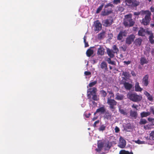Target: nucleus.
<instances>
[{
  "mask_svg": "<svg viewBox=\"0 0 154 154\" xmlns=\"http://www.w3.org/2000/svg\"><path fill=\"white\" fill-rule=\"evenodd\" d=\"M92 99L94 100L97 101L98 100L97 96L96 94L92 95Z\"/></svg>",
  "mask_w": 154,
  "mask_h": 154,
  "instance_id": "44",
  "label": "nucleus"
},
{
  "mask_svg": "<svg viewBox=\"0 0 154 154\" xmlns=\"http://www.w3.org/2000/svg\"><path fill=\"white\" fill-rule=\"evenodd\" d=\"M105 34V32H103L100 33L98 34L97 35V38L98 39H102L104 37Z\"/></svg>",
  "mask_w": 154,
  "mask_h": 154,
  "instance_id": "31",
  "label": "nucleus"
},
{
  "mask_svg": "<svg viewBox=\"0 0 154 154\" xmlns=\"http://www.w3.org/2000/svg\"><path fill=\"white\" fill-rule=\"evenodd\" d=\"M97 89L96 88L94 87L92 88H90L87 91V96L88 99H90L92 95L96 94Z\"/></svg>",
  "mask_w": 154,
  "mask_h": 154,
  "instance_id": "8",
  "label": "nucleus"
},
{
  "mask_svg": "<svg viewBox=\"0 0 154 154\" xmlns=\"http://www.w3.org/2000/svg\"><path fill=\"white\" fill-rule=\"evenodd\" d=\"M99 122V120H97V121H95L94 124H93V126L94 127H96V124H97Z\"/></svg>",
  "mask_w": 154,
  "mask_h": 154,
  "instance_id": "51",
  "label": "nucleus"
},
{
  "mask_svg": "<svg viewBox=\"0 0 154 154\" xmlns=\"http://www.w3.org/2000/svg\"><path fill=\"white\" fill-rule=\"evenodd\" d=\"M104 49L103 47L100 46V47L98 49L97 52V54L99 55H102L104 54Z\"/></svg>",
  "mask_w": 154,
  "mask_h": 154,
  "instance_id": "21",
  "label": "nucleus"
},
{
  "mask_svg": "<svg viewBox=\"0 0 154 154\" xmlns=\"http://www.w3.org/2000/svg\"><path fill=\"white\" fill-rule=\"evenodd\" d=\"M151 54L152 55L154 56V49L151 51Z\"/></svg>",
  "mask_w": 154,
  "mask_h": 154,
  "instance_id": "61",
  "label": "nucleus"
},
{
  "mask_svg": "<svg viewBox=\"0 0 154 154\" xmlns=\"http://www.w3.org/2000/svg\"><path fill=\"white\" fill-rule=\"evenodd\" d=\"M112 51L114 52L116 54H118V53L119 51V50L118 48L117 47V46L116 45H114L112 47Z\"/></svg>",
  "mask_w": 154,
  "mask_h": 154,
  "instance_id": "30",
  "label": "nucleus"
},
{
  "mask_svg": "<svg viewBox=\"0 0 154 154\" xmlns=\"http://www.w3.org/2000/svg\"><path fill=\"white\" fill-rule=\"evenodd\" d=\"M86 38H87L86 36H85L83 38L84 40H86Z\"/></svg>",
  "mask_w": 154,
  "mask_h": 154,
  "instance_id": "63",
  "label": "nucleus"
},
{
  "mask_svg": "<svg viewBox=\"0 0 154 154\" xmlns=\"http://www.w3.org/2000/svg\"><path fill=\"white\" fill-rule=\"evenodd\" d=\"M104 143L101 140H99L97 143L98 148L96 149L95 150L97 152H100L104 146Z\"/></svg>",
  "mask_w": 154,
  "mask_h": 154,
  "instance_id": "13",
  "label": "nucleus"
},
{
  "mask_svg": "<svg viewBox=\"0 0 154 154\" xmlns=\"http://www.w3.org/2000/svg\"><path fill=\"white\" fill-rule=\"evenodd\" d=\"M150 10L152 12H154V7H151L150 8Z\"/></svg>",
  "mask_w": 154,
  "mask_h": 154,
  "instance_id": "58",
  "label": "nucleus"
},
{
  "mask_svg": "<svg viewBox=\"0 0 154 154\" xmlns=\"http://www.w3.org/2000/svg\"><path fill=\"white\" fill-rule=\"evenodd\" d=\"M125 88L127 90H130L132 87V85L128 82H124L123 83Z\"/></svg>",
  "mask_w": 154,
  "mask_h": 154,
  "instance_id": "17",
  "label": "nucleus"
},
{
  "mask_svg": "<svg viewBox=\"0 0 154 154\" xmlns=\"http://www.w3.org/2000/svg\"><path fill=\"white\" fill-rule=\"evenodd\" d=\"M115 132L116 133H118L120 131L119 128L117 126H116L115 128Z\"/></svg>",
  "mask_w": 154,
  "mask_h": 154,
  "instance_id": "48",
  "label": "nucleus"
},
{
  "mask_svg": "<svg viewBox=\"0 0 154 154\" xmlns=\"http://www.w3.org/2000/svg\"><path fill=\"white\" fill-rule=\"evenodd\" d=\"M100 93L101 96L103 97H105L107 95L106 92L103 90H101L100 91Z\"/></svg>",
  "mask_w": 154,
  "mask_h": 154,
  "instance_id": "35",
  "label": "nucleus"
},
{
  "mask_svg": "<svg viewBox=\"0 0 154 154\" xmlns=\"http://www.w3.org/2000/svg\"><path fill=\"white\" fill-rule=\"evenodd\" d=\"M116 97L115 99L117 100H122L124 97L123 95L120 94L119 93H117L116 94Z\"/></svg>",
  "mask_w": 154,
  "mask_h": 154,
  "instance_id": "24",
  "label": "nucleus"
},
{
  "mask_svg": "<svg viewBox=\"0 0 154 154\" xmlns=\"http://www.w3.org/2000/svg\"><path fill=\"white\" fill-rule=\"evenodd\" d=\"M124 63L125 64H126V65H128L131 63V61H124Z\"/></svg>",
  "mask_w": 154,
  "mask_h": 154,
  "instance_id": "53",
  "label": "nucleus"
},
{
  "mask_svg": "<svg viewBox=\"0 0 154 154\" xmlns=\"http://www.w3.org/2000/svg\"><path fill=\"white\" fill-rule=\"evenodd\" d=\"M107 103L109 106L110 109L112 111H114L116 109L115 106L117 105V102L114 99L108 97L107 99Z\"/></svg>",
  "mask_w": 154,
  "mask_h": 154,
  "instance_id": "4",
  "label": "nucleus"
},
{
  "mask_svg": "<svg viewBox=\"0 0 154 154\" xmlns=\"http://www.w3.org/2000/svg\"><path fill=\"white\" fill-rule=\"evenodd\" d=\"M136 143L139 144H141V141L139 140H138L137 141H136Z\"/></svg>",
  "mask_w": 154,
  "mask_h": 154,
  "instance_id": "60",
  "label": "nucleus"
},
{
  "mask_svg": "<svg viewBox=\"0 0 154 154\" xmlns=\"http://www.w3.org/2000/svg\"><path fill=\"white\" fill-rule=\"evenodd\" d=\"M138 107V106L137 105H134V104H133L132 106V107L133 108H135L136 109V110H137V108Z\"/></svg>",
  "mask_w": 154,
  "mask_h": 154,
  "instance_id": "52",
  "label": "nucleus"
},
{
  "mask_svg": "<svg viewBox=\"0 0 154 154\" xmlns=\"http://www.w3.org/2000/svg\"><path fill=\"white\" fill-rule=\"evenodd\" d=\"M94 30L98 32L100 30L102 29V25L99 20H97L94 23Z\"/></svg>",
  "mask_w": 154,
  "mask_h": 154,
  "instance_id": "11",
  "label": "nucleus"
},
{
  "mask_svg": "<svg viewBox=\"0 0 154 154\" xmlns=\"http://www.w3.org/2000/svg\"><path fill=\"white\" fill-rule=\"evenodd\" d=\"M97 83V81H94L93 82H90L88 85V86L90 87H91L94 86L95 85H96Z\"/></svg>",
  "mask_w": 154,
  "mask_h": 154,
  "instance_id": "39",
  "label": "nucleus"
},
{
  "mask_svg": "<svg viewBox=\"0 0 154 154\" xmlns=\"http://www.w3.org/2000/svg\"><path fill=\"white\" fill-rule=\"evenodd\" d=\"M131 74L133 76H136V74L134 71H132L131 72Z\"/></svg>",
  "mask_w": 154,
  "mask_h": 154,
  "instance_id": "57",
  "label": "nucleus"
},
{
  "mask_svg": "<svg viewBox=\"0 0 154 154\" xmlns=\"http://www.w3.org/2000/svg\"><path fill=\"white\" fill-rule=\"evenodd\" d=\"M145 12L146 15L144 18L143 19L141 22L142 24L145 26L149 24L151 19L150 17L151 13L149 11H145Z\"/></svg>",
  "mask_w": 154,
  "mask_h": 154,
  "instance_id": "3",
  "label": "nucleus"
},
{
  "mask_svg": "<svg viewBox=\"0 0 154 154\" xmlns=\"http://www.w3.org/2000/svg\"><path fill=\"white\" fill-rule=\"evenodd\" d=\"M104 117L107 119H110L111 118V114L109 112H106L105 114Z\"/></svg>",
  "mask_w": 154,
  "mask_h": 154,
  "instance_id": "34",
  "label": "nucleus"
},
{
  "mask_svg": "<svg viewBox=\"0 0 154 154\" xmlns=\"http://www.w3.org/2000/svg\"><path fill=\"white\" fill-rule=\"evenodd\" d=\"M150 115V113L149 112H143L140 113V117L141 118H143L145 117H146Z\"/></svg>",
  "mask_w": 154,
  "mask_h": 154,
  "instance_id": "26",
  "label": "nucleus"
},
{
  "mask_svg": "<svg viewBox=\"0 0 154 154\" xmlns=\"http://www.w3.org/2000/svg\"><path fill=\"white\" fill-rule=\"evenodd\" d=\"M144 94L147 97V99L151 101H152L153 100V97L148 92L146 91L144 92Z\"/></svg>",
  "mask_w": 154,
  "mask_h": 154,
  "instance_id": "19",
  "label": "nucleus"
},
{
  "mask_svg": "<svg viewBox=\"0 0 154 154\" xmlns=\"http://www.w3.org/2000/svg\"><path fill=\"white\" fill-rule=\"evenodd\" d=\"M143 89L140 87L138 82H136L135 84V90L136 91H141Z\"/></svg>",
  "mask_w": 154,
  "mask_h": 154,
  "instance_id": "20",
  "label": "nucleus"
},
{
  "mask_svg": "<svg viewBox=\"0 0 154 154\" xmlns=\"http://www.w3.org/2000/svg\"><path fill=\"white\" fill-rule=\"evenodd\" d=\"M127 32L126 30H122L120 31L117 36V39L119 40H121L123 37L126 36Z\"/></svg>",
  "mask_w": 154,
  "mask_h": 154,
  "instance_id": "7",
  "label": "nucleus"
},
{
  "mask_svg": "<svg viewBox=\"0 0 154 154\" xmlns=\"http://www.w3.org/2000/svg\"><path fill=\"white\" fill-rule=\"evenodd\" d=\"M123 75H124L125 77L127 78L129 76V74L128 72H123Z\"/></svg>",
  "mask_w": 154,
  "mask_h": 154,
  "instance_id": "45",
  "label": "nucleus"
},
{
  "mask_svg": "<svg viewBox=\"0 0 154 154\" xmlns=\"http://www.w3.org/2000/svg\"><path fill=\"white\" fill-rule=\"evenodd\" d=\"M119 110L120 113L124 115H126L127 114V113L123 109H119Z\"/></svg>",
  "mask_w": 154,
  "mask_h": 154,
  "instance_id": "42",
  "label": "nucleus"
},
{
  "mask_svg": "<svg viewBox=\"0 0 154 154\" xmlns=\"http://www.w3.org/2000/svg\"><path fill=\"white\" fill-rule=\"evenodd\" d=\"M84 73L85 75H89L91 74V72L89 71H85Z\"/></svg>",
  "mask_w": 154,
  "mask_h": 154,
  "instance_id": "49",
  "label": "nucleus"
},
{
  "mask_svg": "<svg viewBox=\"0 0 154 154\" xmlns=\"http://www.w3.org/2000/svg\"><path fill=\"white\" fill-rule=\"evenodd\" d=\"M111 58L110 57L108 58L107 59V61L108 63L111 64L112 65H115V62L114 61H112L111 59Z\"/></svg>",
  "mask_w": 154,
  "mask_h": 154,
  "instance_id": "40",
  "label": "nucleus"
},
{
  "mask_svg": "<svg viewBox=\"0 0 154 154\" xmlns=\"http://www.w3.org/2000/svg\"><path fill=\"white\" fill-rule=\"evenodd\" d=\"M148 61L145 57H141L140 59V63L141 65H143L144 64H147Z\"/></svg>",
  "mask_w": 154,
  "mask_h": 154,
  "instance_id": "25",
  "label": "nucleus"
},
{
  "mask_svg": "<svg viewBox=\"0 0 154 154\" xmlns=\"http://www.w3.org/2000/svg\"><path fill=\"white\" fill-rule=\"evenodd\" d=\"M148 120L149 122H152L153 121H154V118H148Z\"/></svg>",
  "mask_w": 154,
  "mask_h": 154,
  "instance_id": "54",
  "label": "nucleus"
},
{
  "mask_svg": "<svg viewBox=\"0 0 154 154\" xmlns=\"http://www.w3.org/2000/svg\"><path fill=\"white\" fill-rule=\"evenodd\" d=\"M106 109L105 108V106L103 105L102 106L100 107L97 109L95 112L94 113V115L97 113H100L101 114L104 113L106 112Z\"/></svg>",
  "mask_w": 154,
  "mask_h": 154,
  "instance_id": "14",
  "label": "nucleus"
},
{
  "mask_svg": "<svg viewBox=\"0 0 154 154\" xmlns=\"http://www.w3.org/2000/svg\"><path fill=\"white\" fill-rule=\"evenodd\" d=\"M139 12H135L134 13V15H135L138 16L140 14Z\"/></svg>",
  "mask_w": 154,
  "mask_h": 154,
  "instance_id": "56",
  "label": "nucleus"
},
{
  "mask_svg": "<svg viewBox=\"0 0 154 154\" xmlns=\"http://www.w3.org/2000/svg\"><path fill=\"white\" fill-rule=\"evenodd\" d=\"M103 5L104 4H102L101 5L99 6L96 12V13H99L100 12V11L102 10Z\"/></svg>",
  "mask_w": 154,
  "mask_h": 154,
  "instance_id": "38",
  "label": "nucleus"
},
{
  "mask_svg": "<svg viewBox=\"0 0 154 154\" xmlns=\"http://www.w3.org/2000/svg\"><path fill=\"white\" fill-rule=\"evenodd\" d=\"M100 66L102 69H104V72L108 70L107 65L106 62L103 61L101 62L100 64Z\"/></svg>",
  "mask_w": 154,
  "mask_h": 154,
  "instance_id": "16",
  "label": "nucleus"
},
{
  "mask_svg": "<svg viewBox=\"0 0 154 154\" xmlns=\"http://www.w3.org/2000/svg\"><path fill=\"white\" fill-rule=\"evenodd\" d=\"M109 6H110L111 7H113L114 6L113 5L111 4L110 3H109L107 4L106 5H105V8H107Z\"/></svg>",
  "mask_w": 154,
  "mask_h": 154,
  "instance_id": "46",
  "label": "nucleus"
},
{
  "mask_svg": "<svg viewBox=\"0 0 154 154\" xmlns=\"http://www.w3.org/2000/svg\"><path fill=\"white\" fill-rule=\"evenodd\" d=\"M135 22L132 19V15L131 14L125 16L124 20V24L125 26L131 27L134 24Z\"/></svg>",
  "mask_w": 154,
  "mask_h": 154,
  "instance_id": "2",
  "label": "nucleus"
},
{
  "mask_svg": "<svg viewBox=\"0 0 154 154\" xmlns=\"http://www.w3.org/2000/svg\"><path fill=\"white\" fill-rule=\"evenodd\" d=\"M130 115L131 116L136 119L137 116V113L136 111H133L131 110L130 111Z\"/></svg>",
  "mask_w": 154,
  "mask_h": 154,
  "instance_id": "23",
  "label": "nucleus"
},
{
  "mask_svg": "<svg viewBox=\"0 0 154 154\" xmlns=\"http://www.w3.org/2000/svg\"><path fill=\"white\" fill-rule=\"evenodd\" d=\"M149 75H145L142 79V82L144 86H147L149 84Z\"/></svg>",
  "mask_w": 154,
  "mask_h": 154,
  "instance_id": "15",
  "label": "nucleus"
},
{
  "mask_svg": "<svg viewBox=\"0 0 154 154\" xmlns=\"http://www.w3.org/2000/svg\"><path fill=\"white\" fill-rule=\"evenodd\" d=\"M106 126L104 125H103L100 126L98 128V130L99 131H103L105 130Z\"/></svg>",
  "mask_w": 154,
  "mask_h": 154,
  "instance_id": "36",
  "label": "nucleus"
},
{
  "mask_svg": "<svg viewBox=\"0 0 154 154\" xmlns=\"http://www.w3.org/2000/svg\"><path fill=\"white\" fill-rule=\"evenodd\" d=\"M126 145V142L125 139H124L122 137H120L119 138V143L118 145L119 147L121 148H125Z\"/></svg>",
  "mask_w": 154,
  "mask_h": 154,
  "instance_id": "10",
  "label": "nucleus"
},
{
  "mask_svg": "<svg viewBox=\"0 0 154 154\" xmlns=\"http://www.w3.org/2000/svg\"><path fill=\"white\" fill-rule=\"evenodd\" d=\"M104 146L105 147L106 149H107V148L109 149L110 148V146H109V142L107 141L104 143Z\"/></svg>",
  "mask_w": 154,
  "mask_h": 154,
  "instance_id": "41",
  "label": "nucleus"
},
{
  "mask_svg": "<svg viewBox=\"0 0 154 154\" xmlns=\"http://www.w3.org/2000/svg\"><path fill=\"white\" fill-rule=\"evenodd\" d=\"M129 99L134 102H137L140 101L142 99V97L138 95L136 93H133L130 94L129 95Z\"/></svg>",
  "mask_w": 154,
  "mask_h": 154,
  "instance_id": "5",
  "label": "nucleus"
},
{
  "mask_svg": "<svg viewBox=\"0 0 154 154\" xmlns=\"http://www.w3.org/2000/svg\"><path fill=\"white\" fill-rule=\"evenodd\" d=\"M94 51L93 50L91 49H88L86 51V54L87 56L88 57H90L93 54Z\"/></svg>",
  "mask_w": 154,
  "mask_h": 154,
  "instance_id": "28",
  "label": "nucleus"
},
{
  "mask_svg": "<svg viewBox=\"0 0 154 154\" xmlns=\"http://www.w3.org/2000/svg\"><path fill=\"white\" fill-rule=\"evenodd\" d=\"M150 26L152 27H154V24H150Z\"/></svg>",
  "mask_w": 154,
  "mask_h": 154,
  "instance_id": "64",
  "label": "nucleus"
},
{
  "mask_svg": "<svg viewBox=\"0 0 154 154\" xmlns=\"http://www.w3.org/2000/svg\"><path fill=\"white\" fill-rule=\"evenodd\" d=\"M142 42V39L138 38L135 39L134 42V44L137 46H140L141 45Z\"/></svg>",
  "mask_w": 154,
  "mask_h": 154,
  "instance_id": "22",
  "label": "nucleus"
},
{
  "mask_svg": "<svg viewBox=\"0 0 154 154\" xmlns=\"http://www.w3.org/2000/svg\"><path fill=\"white\" fill-rule=\"evenodd\" d=\"M112 12V8L109 9L105 8L102 11L101 14L103 16H105L109 15Z\"/></svg>",
  "mask_w": 154,
  "mask_h": 154,
  "instance_id": "12",
  "label": "nucleus"
},
{
  "mask_svg": "<svg viewBox=\"0 0 154 154\" xmlns=\"http://www.w3.org/2000/svg\"><path fill=\"white\" fill-rule=\"evenodd\" d=\"M106 52L107 54L110 58H112L114 57L115 56L114 54L115 53L112 50L107 48V49Z\"/></svg>",
  "mask_w": 154,
  "mask_h": 154,
  "instance_id": "18",
  "label": "nucleus"
},
{
  "mask_svg": "<svg viewBox=\"0 0 154 154\" xmlns=\"http://www.w3.org/2000/svg\"><path fill=\"white\" fill-rule=\"evenodd\" d=\"M149 139L150 140H154V131H152L149 134Z\"/></svg>",
  "mask_w": 154,
  "mask_h": 154,
  "instance_id": "37",
  "label": "nucleus"
},
{
  "mask_svg": "<svg viewBox=\"0 0 154 154\" xmlns=\"http://www.w3.org/2000/svg\"><path fill=\"white\" fill-rule=\"evenodd\" d=\"M152 128V125H144L143 128L145 130H150Z\"/></svg>",
  "mask_w": 154,
  "mask_h": 154,
  "instance_id": "33",
  "label": "nucleus"
},
{
  "mask_svg": "<svg viewBox=\"0 0 154 154\" xmlns=\"http://www.w3.org/2000/svg\"><path fill=\"white\" fill-rule=\"evenodd\" d=\"M145 32L149 36V42L151 44H154V35L152 31L151 30H146V32L143 28H140L138 32V35L139 36H145Z\"/></svg>",
  "mask_w": 154,
  "mask_h": 154,
  "instance_id": "1",
  "label": "nucleus"
},
{
  "mask_svg": "<svg viewBox=\"0 0 154 154\" xmlns=\"http://www.w3.org/2000/svg\"><path fill=\"white\" fill-rule=\"evenodd\" d=\"M113 4L115 5H117L121 2L120 0H113L112 2Z\"/></svg>",
  "mask_w": 154,
  "mask_h": 154,
  "instance_id": "43",
  "label": "nucleus"
},
{
  "mask_svg": "<svg viewBox=\"0 0 154 154\" xmlns=\"http://www.w3.org/2000/svg\"><path fill=\"white\" fill-rule=\"evenodd\" d=\"M109 36L110 37V38L111 39L113 37V35L112 34H109Z\"/></svg>",
  "mask_w": 154,
  "mask_h": 154,
  "instance_id": "62",
  "label": "nucleus"
},
{
  "mask_svg": "<svg viewBox=\"0 0 154 154\" xmlns=\"http://www.w3.org/2000/svg\"><path fill=\"white\" fill-rule=\"evenodd\" d=\"M127 5L132 7H136L140 4V2L137 0H124Z\"/></svg>",
  "mask_w": 154,
  "mask_h": 154,
  "instance_id": "6",
  "label": "nucleus"
},
{
  "mask_svg": "<svg viewBox=\"0 0 154 154\" xmlns=\"http://www.w3.org/2000/svg\"><path fill=\"white\" fill-rule=\"evenodd\" d=\"M121 48L122 49V50L124 51H125L126 50V47H121Z\"/></svg>",
  "mask_w": 154,
  "mask_h": 154,
  "instance_id": "55",
  "label": "nucleus"
},
{
  "mask_svg": "<svg viewBox=\"0 0 154 154\" xmlns=\"http://www.w3.org/2000/svg\"><path fill=\"white\" fill-rule=\"evenodd\" d=\"M135 36L133 34L129 35L126 38L125 43L128 45H130L134 41Z\"/></svg>",
  "mask_w": 154,
  "mask_h": 154,
  "instance_id": "9",
  "label": "nucleus"
},
{
  "mask_svg": "<svg viewBox=\"0 0 154 154\" xmlns=\"http://www.w3.org/2000/svg\"><path fill=\"white\" fill-rule=\"evenodd\" d=\"M108 92L109 94H111V96L110 97V98H111V97H114V94L112 91H108Z\"/></svg>",
  "mask_w": 154,
  "mask_h": 154,
  "instance_id": "47",
  "label": "nucleus"
},
{
  "mask_svg": "<svg viewBox=\"0 0 154 154\" xmlns=\"http://www.w3.org/2000/svg\"><path fill=\"white\" fill-rule=\"evenodd\" d=\"M85 47H88L89 46L88 42L85 43Z\"/></svg>",
  "mask_w": 154,
  "mask_h": 154,
  "instance_id": "59",
  "label": "nucleus"
},
{
  "mask_svg": "<svg viewBox=\"0 0 154 154\" xmlns=\"http://www.w3.org/2000/svg\"><path fill=\"white\" fill-rule=\"evenodd\" d=\"M150 110L152 112V114L154 115V108L152 107H150Z\"/></svg>",
  "mask_w": 154,
  "mask_h": 154,
  "instance_id": "50",
  "label": "nucleus"
},
{
  "mask_svg": "<svg viewBox=\"0 0 154 154\" xmlns=\"http://www.w3.org/2000/svg\"><path fill=\"white\" fill-rule=\"evenodd\" d=\"M119 154H133V152L131 151L129 152L125 150H121L120 151Z\"/></svg>",
  "mask_w": 154,
  "mask_h": 154,
  "instance_id": "29",
  "label": "nucleus"
},
{
  "mask_svg": "<svg viewBox=\"0 0 154 154\" xmlns=\"http://www.w3.org/2000/svg\"><path fill=\"white\" fill-rule=\"evenodd\" d=\"M112 20L106 19L104 20V23L106 26H108L112 24Z\"/></svg>",
  "mask_w": 154,
  "mask_h": 154,
  "instance_id": "27",
  "label": "nucleus"
},
{
  "mask_svg": "<svg viewBox=\"0 0 154 154\" xmlns=\"http://www.w3.org/2000/svg\"><path fill=\"white\" fill-rule=\"evenodd\" d=\"M146 120L143 119H141L139 122L140 125H145L147 123Z\"/></svg>",
  "mask_w": 154,
  "mask_h": 154,
  "instance_id": "32",
  "label": "nucleus"
}]
</instances>
